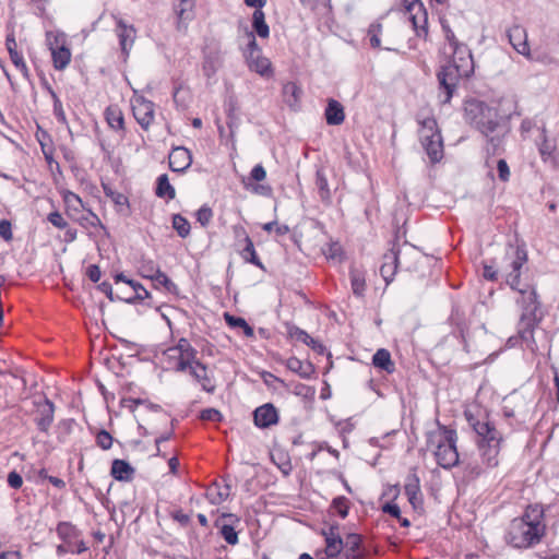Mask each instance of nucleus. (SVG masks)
<instances>
[{"instance_id": "obj_1", "label": "nucleus", "mask_w": 559, "mask_h": 559, "mask_svg": "<svg viewBox=\"0 0 559 559\" xmlns=\"http://www.w3.org/2000/svg\"><path fill=\"white\" fill-rule=\"evenodd\" d=\"M464 416L479 437L478 447L484 462L489 467L497 466L502 442L501 433L489 421L487 413L479 407L467 408Z\"/></svg>"}, {"instance_id": "obj_2", "label": "nucleus", "mask_w": 559, "mask_h": 559, "mask_svg": "<svg viewBox=\"0 0 559 559\" xmlns=\"http://www.w3.org/2000/svg\"><path fill=\"white\" fill-rule=\"evenodd\" d=\"M473 71L474 62L467 46H456L452 49L451 60L441 68L437 75L440 90V103H450L459 81L462 78H468Z\"/></svg>"}, {"instance_id": "obj_3", "label": "nucleus", "mask_w": 559, "mask_h": 559, "mask_svg": "<svg viewBox=\"0 0 559 559\" xmlns=\"http://www.w3.org/2000/svg\"><path fill=\"white\" fill-rule=\"evenodd\" d=\"M543 509L539 506H530L521 518L511 521L506 540L515 548H528L538 544L545 535V525L542 522Z\"/></svg>"}, {"instance_id": "obj_4", "label": "nucleus", "mask_w": 559, "mask_h": 559, "mask_svg": "<svg viewBox=\"0 0 559 559\" xmlns=\"http://www.w3.org/2000/svg\"><path fill=\"white\" fill-rule=\"evenodd\" d=\"M457 435L447 426H439L437 431L428 433V449L433 453L436 462L443 468H452L459 463L456 449Z\"/></svg>"}, {"instance_id": "obj_5", "label": "nucleus", "mask_w": 559, "mask_h": 559, "mask_svg": "<svg viewBox=\"0 0 559 559\" xmlns=\"http://www.w3.org/2000/svg\"><path fill=\"white\" fill-rule=\"evenodd\" d=\"M464 117L467 123L489 136L498 128V112L484 102L468 99L464 105Z\"/></svg>"}, {"instance_id": "obj_6", "label": "nucleus", "mask_w": 559, "mask_h": 559, "mask_svg": "<svg viewBox=\"0 0 559 559\" xmlns=\"http://www.w3.org/2000/svg\"><path fill=\"white\" fill-rule=\"evenodd\" d=\"M419 140L431 162L436 163L442 158V139L438 130L437 121L432 117L419 120Z\"/></svg>"}, {"instance_id": "obj_7", "label": "nucleus", "mask_w": 559, "mask_h": 559, "mask_svg": "<svg viewBox=\"0 0 559 559\" xmlns=\"http://www.w3.org/2000/svg\"><path fill=\"white\" fill-rule=\"evenodd\" d=\"M526 261V253L514 248L506 252L503 262L499 265L500 272L504 275L506 282L510 287L518 288L520 284L521 267Z\"/></svg>"}, {"instance_id": "obj_8", "label": "nucleus", "mask_w": 559, "mask_h": 559, "mask_svg": "<svg viewBox=\"0 0 559 559\" xmlns=\"http://www.w3.org/2000/svg\"><path fill=\"white\" fill-rule=\"evenodd\" d=\"M130 102L135 120L144 130H147L154 120V104L136 92Z\"/></svg>"}, {"instance_id": "obj_9", "label": "nucleus", "mask_w": 559, "mask_h": 559, "mask_svg": "<svg viewBox=\"0 0 559 559\" xmlns=\"http://www.w3.org/2000/svg\"><path fill=\"white\" fill-rule=\"evenodd\" d=\"M249 53L247 56L248 67L250 70L262 76H270L272 74L270 60L261 55V50L258 47L253 33H249Z\"/></svg>"}, {"instance_id": "obj_10", "label": "nucleus", "mask_w": 559, "mask_h": 559, "mask_svg": "<svg viewBox=\"0 0 559 559\" xmlns=\"http://www.w3.org/2000/svg\"><path fill=\"white\" fill-rule=\"evenodd\" d=\"M321 534L325 540L326 559L336 558L343 554L344 540L338 533V525H331L328 530H322Z\"/></svg>"}, {"instance_id": "obj_11", "label": "nucleus", "mask_w": 559, "mask_h": 559, "mask_svg": "<svg viewBox=\"0 0 559 559\" xmlns=\"http://www.w3.org/2000/svg\"><path fill=\"white\" fill-rule=\"evenodd\" d=\"M36 416L35 421L39 430L47 432L53 421L55 406L48 399L40 400L35 403Z\"/></svg>"}, {"instance_id": "obj_12", "label": "nucleus", "mask_w": 559, "mask_h": 559, "mask_svg": "<svg viewBox=\"0 0 559 559\" xmlns=\"http://www.w3.org/2000/svg\"><path fill=\"white\" fill-rule=\"evenodd\" d=\"M254 425L259 428H269L278 421V413L275 406L266 403L253 412Z\"/></svg>"}, {"instance_id": "obj_13", "label": "nucleus", "mask_w": 559, "mask_h": 559, "mask_svg": "<svg viewBox=\"0 0 559 559\" xmlns=\"http://www.w3.org/2000/svg\"><path fill=\"white\" fill-rule=\"evenodd\" d=\"M509 41L512 47L521 55L530 57V46L527 43L526 29L520 25H514L508 31Z\"/></svg>"}, {"instance_id": "obj_14", "label": "nucleus", "mask_w": 559, "mask_h": 559, "mask_svg": "<svg viewBox=\"0 0 559 559\" xmlns=\"http://www.w3.org/2000/svg\"><path fill=\"white\" fill-rule=\"evenodd\" d=\"M169 167L173 171L182 173L190 167L192 156L186 147H175L169 154Z\"/></svg>"}, {"instance_id": "obj_15", "label": "nucleus", "mask_w": 559, "mask_h": 559, "mask_svg": "<svg viewBox=\"0 0 559 559\" xmlns=\"http://www.w3.org/2000/svg\"><path fill=\"white\" fill-rule=\"evenodd\" d=\"M222 66V53L218 47L209 49L204 55L202 66L203 73L206 78H212L216 74Z\"/></svg>"}, {"instance_id": "obj_16", "label": "nucleus", "mask_w": 559, "mask_h": 559, "mask_svg": "<svg viewBox=\"0 0 559 559\" xmlns=\"http://www.w3.org/2000/svg\"><path fill=\"white\" fill-rule=\"evenodd\" d=\"M116 32L120 41L121 50L126 56H128L135 39L134 27L127 25L122 20H119Z\"/></svg>"}, {"instance_id": "obj_17", "label": "nucleus", "mask_w": 559, "mask_h": 559, "mask_svg": "<svg viewBox=\"0 0 559 559\" xmlns=\"http://www.w3.org/2000/svg\"><path fill=\"white\" fill-rule=\"evenodd\" d=\"M50 50L53 61V67L57 70H63L70 63L71 60V51L64 45L58 44V38L55 39V43L50 44Z\"/></svg>"}, {"instance_id": "obj_18", "label": "nucleus", "mask_w": 559, "mask_h": 559, "mask_svg": "<svg viewBox=\"0 0 559 559\" xmlns=\"http://www.w3.org/2000/svg\"><path fill=\"white\" fill-rule=\"evenodd\" d=\"M399 252L394 249L390 250L383 257V263L380 273L386 284L393 281L397 269Z\"/></svg>"}, {"instance_id": "obj_19", "label": "nucleus", "mask_w": 559, "mask_h": 559, "mask_svg": "<svg viewBox=\"0 0 559 559\" xmlns=\"http://www.w3.org/2000/svg\"><path fill=\"white\" fill-rule=\"evenodd\" d=\"M190 374L202 385L203 390L212 393L215 390V385L212 383L211 378L207 374V368L200 361L188 368Z\"/></svg>"}, {"instance_id": "obj_20", "label": "nucleus", "mask_w": 559, "mask_h": 559, "mask_svg": "<svg viewBox=\"0 0 559 559\" xmlns=\"http://www.w3.org/2000/svg\"><path fill=\"white\" fill-rule=\"evenodd\" d=\"M361 537L358 534H348L344 540V559H360L362 554L360 552Z\"/></svg>"}, {"instance_id": "obj_21", "label": "nucleus", "mask_w": 559, "mask_h": 559, "mask_svg": "<svg viewBox=\"0 0 559 559\" xmlns=\"http://www.w3.org/2000/svg\"><path fill=\"white\" fill-rule=\"evenodd\" d=\"M324 115L330 126L342 124L345 120L344 107L335 99H329Z\"/></svg>"}, {"instance_id": "obj_22", "label": "nucleus", "mask_w": 559, "mask_h": 559, "mask_svg": "<svg viewBox=\"0 0 559 559\" xmlns=\"http://www.w3.org/2000/svg\"><path fill=\"white\" fill-rule=\"evenodd\" d=\"M287 334L293 340L301 342L320 353L323 352V346L320 343H318L316 340H313L306 331L299 329L296 325L288 324L287 325Z\"/></svg>"}, {"instance_id": "obj_23", "label": "nucleus", "mask_w": 559, "mask_h": 559, "mask_svg": "<svg viewBox=\"0 0 559 559\" xmlns=\"http://www.w3.org/2000/svg\"><path fill=\"white\" fill-rule=\"evenodd\" d=\"M302 91L294 82H287L283 85L284 102L293 109L299 106Z\"/></svg>"}, {"instance_id": "obj_24", "label": "nucleus", "mask_w": 559, "mask_h": 559, "mask_svg": "<svg viewBox=\"0 0 559 559\" xmlns=\"http://www.w3.org/2000/svg\"><path fill=\"white\" fill-rule=\"evenodd\" d=\"M105 118L111 129L124 130V118L122 110L117 105H110L105 110Z\"/></svg>"}, {"instance_id": "obj_25", "label": "nucleus", "mask_w": 559, "mask_h": 559, "mask_svg": "<svg viewBox=\"0 0 559 559\" xmlns=\"http://www.w3.org/2000/svg\"><path fill=\"white\" fill-rule=\"evenodd\" d=\"M372 364L376 368L392 373L395 370V365L391 359V354L384 348H380L372 357Z\"/></svg>"}, {"instance_id": "obj_26", "label": "nucleus", "mask_w": 559, "mask_h": 559, "mask_svg": "<svg viewBox=\"0 0 559 559\" xmlns=\"http://www.w3.org/2000/svg\"><path fill=\"white\" fill-rule=\"evenodd\" d=\"M514 289L521 294V302L525 305L526 312L533 314L537 309V294L535 289L530 286L522 288L520 284Z\"/></svg>"}, {"instance_id": "obj_27", "label": "nucleus", "mask_w": 559, "mask_h": 559, "mask_svg": "<svg viewBox=\"0 0 559 559\" xmlns=\"http://www.w3.org/2000/svg\"><path fill=\"white\" fill-rule=\"evenodd\" d=\"M134 469L123 460H115L111 464V475L117 480H129L132 478Z\"/></svg>"}, {"instance_id": "obj_28", "label": "nucleus", "mask_w": 559, "mask_h": 559, "mask_svg": "<svg viewBox=\"0 0 559 559\" xmlns=\"http://www.w3.org/2000/svg\"><path fill=\"white\" fill-rule=\"evenodd\" d=\"M173 358L176 359L175 369L177 371H185L189 367L193 366L195 361H198L197 350L193 347H191L189 352L187 350L183 353L176 354V356Z\"/></svg>"}, {"instance_id": "obj_29", "label": "nucleus", "mask_w": 559, "mask_h": 559, "mask_svg": "<svg viewBox=\"0 0 559 559\" xmlns=\"http://www.w3.org/2000/svg\"><path fill=\"white\" fill-rule=\"evenodd\" d=\"M252 27L259 37H269L270 28L269 25L265 23V14L262 10H254L252 14Z\"/></svg>"}, {"instance_id": "obj_30", "label": "nucleus", "mask_w": 559, "mask_h": 559, "mask_svg": "<svg viewBox=\"0 0 559 559\" xmlns=\"http://www.w3.org/2000/svg\"><path fill=\"white\" fill-rule=\"evenodd\" d=\"M286 366L289 370L300 374L304 378L309 377L313 372V367L309 361H301L296 357L288 358Z\"/></svg>"}, {"instance_id": "obj_31", "label": "nucleus", "mask_w": 559, "mask_h": 559, "mask_svg": "<svg viewBox=\"0 0 559 559\" xmlns=\"http://www.w3.org/2000/svg\"><path fill=\"white\" fill-rule=\"evenodd\" d=\"M316 185L319 190L320 198L323 202L329 203L331 201V190L329 188L328 178L322 168L317 170L316 174Z\"/></svg>"}, {"instance_id": "obj_32", "label": "nucleus", "mask_w": 559, "mask_h": 559, "mask_svg": "<svg viewBox=\"0 0 559 559\" xmlns=\"http://www.w3.org/2000/svg\"><path fill=\"white\" fill-rule=\"evenodd\" d=\"M228 495H229L228 486H226L224 489H222L218 486V484H216V483L213 484L212 486H210L205 493L207 500L212 504L222 503L224 500L227 499Z\"/></svg>"}, {"instance_id": "obj_33", "label": "nucleus", "mask_w": 559, "mask_h": 559, "mask_svg": "<svg viewBox=\"0 0 559 559\" xmlns=\"http://www.w3.org/2000/svg\"><path fill=\"white\" fill-rule=\"evenodd\" d=\"M350 284L353 293L356 296H362L366 289V281H365V274L357 270L352 269L350 270Z\"/></svg>"}, {"instance_id": "obj_34", "label": "nucleus", "mask_w": 559, "mask_h": 559, "mask_svg": "<svg viewBox=\"0 0 559 559\" xmlns=\"http://www.w3.org/2000/svg\"><path fill=\"white\" fill-rule=\"evenodd\" d=\"M156 194L159 198L173 200L176 195L174 187L169 183L167 175H162L157 179Z\"/></svg>"}, {"instance_id": "obj_35", "label": "nucleus", "mask_w": 559, "mask_h": 559, "mask_svg": "<svg viewBox=\"0 0 559 559\" xmlns=\"http://www.w3.org/2000/svg\"><path fill=\"white\" fill-rule=\"evenodd\" d=\"M246 246L241 251V257L245 261L250 262L259 267H263L260 259L257 255V252L254 250L253 242L249 236H246Z\"/></svg>"}, {"instance_id": "obj_36", "label": "nucleus", "mask_w": 559, "mask_h": 559, "mask_svg": "<svg viewBox=\"0 0 559 559\" xmlns=\"http://www.w3.org/2000/svg\"><path fill=\"white\" fill-rule=\"evenodd\" d=\"M224 318L229 326L242 329L246 336L252 337L254 335L253 329L247 323V321L243 318L234 317L229 313H225Z\"/></svg>"}, {"instance_id": "obj_37", "label": "nucleus", "mask_w": 559, "mask_h": 559, "mask_svg": "<svg viewBox=\"0 0 559 559\" xmlns=\"http://www.w3.org/2000/svg\"><path fill=\"white\" fill-rule=\"evenodd\" d=\"M173 227L176 229L178 235L182 238H186L190 234L189 222L183 216H181L179 214L174 215Z\"/></svg>"}, {"instance_id": "obj_38", "label": "nucleus", "mask_w": 559, "mask_h": 559, "mask_svg": "<svg viewBox=\"0 0 559 559\" xmlns=\"http://www.w3.org/2000/svg\"><path fill=\"white\" fill-rule=\"evenodd\" d=\"M159 270V266L153 260H143L139 266L141 276L148 280L156 275Z\"/></svg>"}, {"instance_id": "obj_39", "label": "nucleus", "mask_w": 559, "mask_h": 559, "mask_svg": "<svg viewBox=\"0 0 559 559\" xmlns=\"http://www.w3.org/2000/svg\"><path fill=\"white\" fill-rule=\"evenodd\" d=\"M331 508L334 510V512L344 519L348 514L349 501L346 497H336L333 499Z\"/></svg>"}, {"instance_id": "obj_40", "label": "nucleus", "mask_w": 559, "mask_h": 559, "mask_svg": "<svg viewBox=\"0 0 559 559\" xmlns=\"http://www.w3.org/2000/svg\"><path fill=\"white\" fill-rule=\"evenodd\" d=\"M194 8V0H180L177 9V14L180 21H187L192 17Z\"/></svg>"}, {"instance_id": "obj_41", "label": "nucleus", "mask_w": 559, "mask_h": 559, "mask_svg": "<svg viewBox=\"0 0 559 559\" xmlns=\"http://www.w3.org/2000/svg\"><path fill=\"white\" fill-rule=\"evenodd\" d=\"M57 533L64 542L70 543L71 538L76 536V528L67 522H62L57 526Z\"/></svg>"}, {"instance_id": "obj_42", "label": "nucleus", "mask_w": 559, "mask_h": 559, "mask_svg": "<svg viewBox=\"0 0 559 559\" xmlns=\"http://www.w3.org/2000/svg\"><path fill=\"white\" fill-rule=\"evenodd\" d=\"M128 285H130L132 287V289L135 293V296L129 297V298H122L123 300H126L128 302H132L134 299L143 300V299L150 297V293L140 283L134 282V281H128Z\"/></svg>"}, {"instance_id": "obj_43", "label": "nucleus", "mask_w": 559, "mask_h": 559, "mask_svg": "<svg viewBox=\"0 0 559 559\" xmlns=\"http://www.w3.org/2000/svg\"><path fill=\"white\" fill-rule=\"evenodd\" d=\"M411 20H412L414 28L417 32V35L421 36V34H424V36H426L427 35V27H426L427 17H426V13L421 12L420 16H417L416 14H414V15L411 16Z\"/></svg>"}, {"instance_id": "obj_44", "label": "nucleus", "mask_w": 559, "mask_h": 559, "mask_svg": "<svg viewBox=\"0 0 559 559\" xmlns=\"http://www.w3.org/2000/svg\"><path fill=\"white\" fill-rule=\"evenodd\" d=\"M262 228L266 233L274 231L277 236H284L289 233V227L287 225L278 224L276 221L263 224Z\"/></svg>"}, {"instance_id": "obj_45", "label": "nucleus", "mask_w": 559, "mask_h": 559, "mask_svg": "<svg viewBox=\"0 0 559 559\" xmlns=\"http://www.w3.org/2000/svg\"><path fill=\"white\" fill-rule=\"evenodd\" d=\"M221 535L229 545H236L238 543V534L231 525L223 524Z\"/></svg>"}, {"instance_id": "obj_46", "label": "nucleus", "mask_w": 559, "mask_h": 559, "mask_svg": "<svg viewBox=\"0 0 559 559\" xmlns=\"http://www.w3.org/2000/svg\"><path fill=\"white\" fill-rule=\"evenodd\" d=\"M151 281L154 282L155 286L162 285L164 286L168 292H170L173 288H175V284L170 281V278L160 270L154 275Z\"/></svg>"}, {"instance_id": "obj_47", "label": "nucleus", "mask_w": 559, "mask_h": 559, "mask_svg": "<svg viewBox=\"0 0 559 559\" xmlns=\"http://www.w3.org/2000/svg\"><path fill=\"white\" fill-rule=\"evenodd\" d=\"M382 26L381 24H371L368 29V35L370 37V45L373 48H379L381 46L380 41V34H381Z\"/></svg>"}, {"instance_id": "obj_48", "label": "nucleus", "mask_w": 559, "mask_h": 559, "mask_svg": "<svg viewBox=\"0 0 559 559\" xmlns=\"http://www.w3.org/2000/svg\"><path fill=\"white\" fill-rule=\"evenodd\" d=\"M10 59L13 62V64L21 71L24 78H28V69L27 66L22 57V55L19 51H13L10 55Z\"/></svg>"}, {"instance_id": "obj_49", "label": "nucleus", "mask_w": 559, "mask_h": 559, "mask_svg": "<svg viewBox=\"0 0 559 559\" xmlns=\"http://www.w3.org/2000/svg\"><path fill=\"white\" fill-rule=\"evenodd\" d=\"M96 443L103 450H108L112 445V437L106 430H100L96 436Z\"/></svg>"}, {"instance_id": "obj_50", "label": "nucleus", "mask_w": 559, "mask_h": 559, "mask_svg": "<svg viewBox=\"0 0 559 559\" xmlns=\"http://www.w3.org/2000/svg\"><path fill=\"white\" fill-rule=\"evenodd\" d=\"M191 344L186 338H180L176 346L167 349L166 354L168 357H175L178 353L189 352L191 348Z\"/></svg>"}, {"instance_id": "obj_51", "label": "nucleus", "mask_w": 559, "mask_h": 559, "mask_svg": "<svg viewBox=\"0 0 559 559\" xmlns=\"http://www.w3.org/2000/svg\"><path fill=\"white\" fill-rule=\"evenodd\" d=\"M213 216V212L210 207L207 206H202L201 209H199V211L197 212V219L198 222L203 226L205 227L211 218Z\"/></svg>"}, {"instance_id": "obj_52", "label": "nucleus", "mask_w": 559, "mask_h": 559, "mask_svg": "<svg viewBox=\"0 0 559 559\" xmlns=\"http://www.w3.org/2000/svg\"><path fill=\"white\" fill-rule=\"evenodd\" d=\"M405 492L408 497L411 503H415L417 499V495L419 492L418 479H415L414 483H408L405 485Z\"/></svg>"}, {"instance_id": "obj_53", "label": "nucleus", "mask_w": 559, "mask_h": 559, "mask_svg": "<svg viewBox=\"0 0 559 559\" xmlns=\"http://www.w3.org/2000/svg\"><path fill=\"white\" fill-rule=\"evenodd\" d=\"M48 221L57 228L59 229H63L67 227L68 223L66 222V219L63 218V216L61 215V213L59 212H51L49 215H48Z\"/></svg>"}, {"instance_id": "obj_54", "label": "nucleus", "mask_w": 559, "mask_h": 559, "mask_svg": "<svg viewBox=\"0 0 559 559\" xmlns=\"http://www.w3.org/2000/svg\"><path fill=\"white\" fill-rule=\"evenodd\" d=\"M201 418L203 420L219 421L222 414L215 408H206L201 412Z\"/></svg>"}, {"instance_id": "obj_55", "label": "nucleus", "mask_w": 559, "mask_h": 559, "mask_svg": "<svg viewBox=\"0 0 559 559\" xmlns=\"http://www.w3.org/2000/svg\"><path fill=\"white\" fill-rule=\"evenodd\" d=\"M497 169H498V175H499V178L502 180V181H508L509 178H510V169H509V166L507 164V162L504 159H499L498 163H497Z\"/></svg>"}, {"instance_id": "obj_56", "label": "nucleus", "mask_w": 559, "mask_h": 559, "mask_svg": "<svg viewBox=\"0 0 559 559\" xmlns=\"http://www.w3.org/2000/svg\"><path fill=\"white\" fill-rule=\"evenodd\" d=\"M8 484L13 489L21 488L23 485L22 476L15 471L10 472L8 475Z\"/></svg>"}, {"instance_id": "obj_57", "label": "nucleus", "mask_w": 559, "mask_h": 559, "mask_svg": "<svg viewBox=\"0 0 559 559\" xmlns=\"http://www.w3.org/2000/svg\"><path fill=\"white\" fill-rule=\"evenodd\" d=\"M0 236L7 241L11 240L13 237L11 223L7 219L0 221Z\"/></svg>"}, {"instance_id": "obj_58", "label": "nucleus", "mask_w": 559, "mask_h": 559, "mask_svg": "<svg viewBox=\"0 0 559 559\" xmlns=\"http://www.w3.org/2000/svg\"><path fill=\"white\" fill-rule=\"evenodd\" d=\"M64 202L67 203L68 206H71L75 210H78L79 206L83 205L81 198L73 192H68L64 195Z\"/></svg>"}, {"instance_id": "obj_59", "label": "nucleus", "mask_w": 559, "mask_h": 559, "mask_svg": "<svg viewBox=\"0 0 559 559\" xmlns=\"http://www.w3.org/2000/svg\"><path fill=\"white\" fill-rule=\"evenodd\" d=\"M142 403L143 401L140 399L128 397L121 400V406L129 409L130 412H134L135 408Z\"/></svg>"}, {"instance_id": "obj_60", "label": "nucleus", "mask_w": 559, "mask_h": 559, "mask_svg": "<svg viewBox=\"0 0 559 559\" xmlns=\"http://www.w3.org/2000/svg\"><path fill=\"white\" fill-rule=\"evenodd\" d=\"M106 195L110 197L111 200L118 205H124L127 203V198L119 192H114L110 189L105 188Z\"/></svg>"}, {"instance_id": "obj_61", "label": "nucleus", "mask_w": 559, "mask_h": 559, "mask_svg": "<svg viewBox=\"0 0 559 559\" xmlns=\"http://www.w3.org/2000/svg\"><path fill=\"white\" fill-rule=\"evenodd\" d=\"M382 510L383 512L389 513L390 515L396 518L397 520L401 518L400 507L395 503H385Z\"/></svg>"}, {"instance_id": "obj_62", "label": "nucleus", "mask_w": 559, "mask_h": 559, "mask_svg": "<svg viewBox=\"0 0 559 559\" xmlns=\"http://www.w3.org/2000/svg\"><path fill=\"white\" fill-rule=\"evenodd\" d=\"M266 173L262 165H257L251 170V178L255 181H262L265 179Z\"/></svg>"}, {"instance_id": "obj_63", "label": "nucleus", "mask_w": 559, "mask_h": 559, "mask_svg": "<svg viewBox=\"0 0 559 559\" xmlns=\"http://www.w3.org/2000/svg\"><path fill=\"white\" fill-rule=\"evenodd\" d=\"M443 29L445 32V38L452 49H454L456 46H462L463 44H460L454 35V33L450 29L449 26H443Z\"/></svg>"}, {"instance_id": "obj_64", "label": "nucleus", "mask_w": 559, "mask_h": 559, "mask_svg": "<svg viewBox=\"0 0 559 559\" xmlns=\"http://www.w3.org/2000/svg\"><path fill=\"white\" fill-rule=\"evenodd\" d=\"M87 276L88 278L96 283L100 278V270L96 264H92L87 267Z\"/></svg>"}]
</instances>
